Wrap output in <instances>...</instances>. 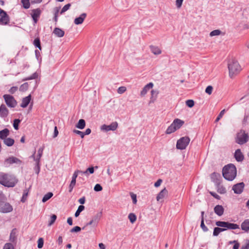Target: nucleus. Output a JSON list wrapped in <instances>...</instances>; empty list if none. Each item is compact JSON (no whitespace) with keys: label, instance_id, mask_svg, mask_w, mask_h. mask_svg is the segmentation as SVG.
Returning <instances> with one entry per match:
<instances>
[{"label":"nucleus","instance_id":"1","mask_svg":"<svg viewBox=\"0 0 249 249\" xmlns=\"http://www.w3.org/2000/svg\"><path fill=\"white\" fill-rule=\"evenodd\" d=\"M18 181V179L14 175L3 172L0 173V184L1 185L7 187H13Z\"/></svg>","mask_w":249,"mask_h":249},{"label":"nucleus","instance_id":"2","mask_svg":"<svg viewBox=\"0 0 249 249\" xmlns=\"http://www.w3.org/2000/svg\"><path fill=\"white\" fill-rule=\"evenodd\" d=\"M236 174V168L233 164L230 163L227 164L223 168V176L227 180H233L235 178Z\"/></svg>","mask_w":249,"mask_h":249},{"label":"nucleus","instance_id":"3","mask_svg":"<svg viewBox=\"0 0 249 249\" xmlns=\"http://www.w3.org/2000/svg\"><path fill=\"white\" fill-rule=\"evenodd\" d=\"M13 210V206L7 202L6 197L2 193H0V213H9Z\"/></svg>","mask_w":249,"mask_h":249},{"label":"nucleus","instance_id":"4","mask_svg":"<svg viewBox=\"0 0 249 249\" xmlns=\"http://www.w3.org/2000/svg\"><path fill=\"white\" fill-rule=\"evenodd\" d=\"M228 69L229 71V76L231 78H233L238 74L240 71L241 69L238 62L235 60H231L228 63Z\"/></svg>","mask_w":249,"mask_h":249},{"label":"nucleus","instance_id":"5","mask_svg":"<svg viewBox=\"0 0 249 249\" xmlns=\"http://www.w3.org/2000/svg\"><path fill=\"white\" fill-rule=\"evenodd\" d=\"M249 140V135L244 130H241L238 133L236 138L235 142L239 144H243L246 143Z\"/></svg>","mask_w":249,"mask_h":249},{"label":"nucleus","instance_id":"6","mask_svg":"<svg viewBox=\"0 0 249 249\" xmlns=\"http://www.w3.org/2000/svg\"><path fill=\"white\" fill-rule=\"evenodd\" d=\"M190 139L189 137L185 136L181 137L177 142V148L180 150L185 149L189 144Z\"/></svg>","mask_w":249,"mask_h":249},{"label":"nucleus","instance_id":"7","mask_svg":"<svg viewBox=\"0 0 249 249\" xmlns=\"http://www.w3.org/2000/svg\"><path fill=\"white\" fill-rule=\"evenodd\" d=\"M3 97L8 107H15L17 106V102L13 96L9 94H4Z\"/></svg>","mask_w":249,"mask_h":249},{"label":"nucleus","instance_id":"8","mask_svg":"<svg viewBox=\"0 0 249 249\" xmlns=\"http://www.w3.org/2000/svg\"><path fill=\"white\" fill-rule=\"evenodd\" d=\"M9 22V16L5 11L0 8V25H6Z\"/></svg>","mask_w":249,"mask_h":249},{"label":"nucleus","instance_id":"9","mask_svg":"<svg viewBox=\"0 0 249 249\" xmlns=\"http://www.w3.org/2000/svg\"><path fill=\"white\" fill-rule=\"evenodd\" d=\"M21 163V161L19 159L13 156H11L4 160V165L5 166L7 167L9 165L12 164L13 163L19 164Z\"/></svg>","mask_w":249,"mask_h":249},{"label":"nucleus","instance_id":"10","mask_svg":"<svg viewBox=\"0 0 249 249\" xmlns=\"http://www.w3.org/2000/svg\"><path fill=\"white\" fill-rule=\"evenodd\" d=\"M118 124L117 122H112L109 125L103 124L101 126L102 130L107 132L108 131H114L118 127Z\"/></svg>","mask_w":249,"mask_h":249},{"label":"nucleus","instance_id":"11","mask_svg":"<svg viewBox=\"0 0 249 249\" xmlns=\"http://www.w3.org/2000/svg\"><path fill=\"white\" fill-rule=\"evenodd\" d=\"M244 187L245 184L242 182L234 185L232 186V190L235 194H240L243 192Z\"/></svg>","mask_w":249,"mask_h":249},{"label":"nucleus","instance_id":"12","mask_svg":"<svg viewBox=\"0 0 249 249\" xmlns=\"http://www.w3.org/2000/svg\"><path fill=\"white\" fill-rule=\"evenodd\" d=\"M41 13V11L39 8H36L32 10L31 16L35 23L37 22L38 18L40 16Z\"/></svg>","mask_w":249,"mask_h":249},{"label":"nucleus","instance_id":"13","mask_svg":"<svg viewBox=\"0 0 249 249\" xmlns=\"http://www.w3.org/2000/svg\"><path fill=\"white\" fill-rule=\"evenodd\" d=\"M43 150L44 148L43 147H40L38 149L36 157H35V156L36 151H34V154L32 155L31 157L34 158V160L36 161V162H40V159L42 156Z\"/></svg>","mask_w":249,"mask_h":249},{"label":"nucleus","instance_id":"14","mask_svg":"<svg viewBox=\"0 0 249 249\" xmlns=\"http://www.w3.org/2000/svg\"><path fill=\"white\" fill-rule=\"evenodd\" d=\"M211 178L212 181L216 184H219L220 183L221 177L219 173L213 172L211 174Z\"/></svg>","mask_w":249,"mask_h":249},{"label":"nucleus","instance_id":"15","mask_svg":"<svg viewBox=\"0 0 249 249\" xmlns=\"http://www.w3.org/2000/svg\"><path fill=\"white\" fill-rule=\"evenodd\" d=\"M9 113V110L5 105L2 104L0 106V116L2 118L6 117Z\"/></svg>","mask_w":249,"mask_h":249},{"label":"nucleus","instance_id":"16","mask_svg":"<svg viewBox=\"0 0 249 249\" xmlns=\"http://www.w3.org/2000/svg\"><path fill=\"white\" fill-rule=\"evenodd\" d=\"M234 158L238 161H242L244 159V156L240 149L236 150L234 153Z\"/></svg>","mask_w":249,"mask_h":249},{"label":"nucleus","instance_id":"17","mask_svg":"<svg viewBox=\"0 0 249 249\" xmlns=\"http://www.w3.org/2000/svg\"><path fill=\"white\" fill-rule=\"evenodd\" d=\"M31 100V94L28 96L23 98L22 100L21 103L20 104V107L23 108L26 107L30 103Z\"/></svg>","mask_w":249,"mask_h":249},{"label":"nucleus","instance_id":"18","mask_svg":"<svg viewBox=\"0 0 249 249\" xmlns=\"http://www.w3.org/2000/svg\"><path fill=\"white\" fill-rule=\"evenodd\" d=\"M214 212L217 215L220 216L223 214L224 209L222 205H217L214 208Z\"/></svg>","mask_w":249,"mask_h":249},{"label":"nucleus","instance_id":"19","mask_svg":"<svg viewBox=\"0 0 249 249\" xmlns=\"http://www.w3.org/2000/svg\"><path fill=\"white\" fill-rule=\"evenodd\" d=\"M86 17L87 14L86 13H82L79 17L75 18L74 20V23L76 25L82 24L83 22Z\"/></svg>","mask_w":249,"mask_h":249},{"label":"nucleus","instance_id":"20","mask_svg":"<svg viewBox=\"0 0 249 249\" xmlns=\"http://www.w3.org/2000/svg\"><path fill=\"white\" fill-rule=\"evenodd\" d=\"M153 86V84L151 82L146 85L142 90L140 94L142 96H144L147 93L148 90L152 88Z\"/></svg>","mask_w":249,"mask_h":249},{"label":"nucleus","instance_id":"21","mask_svg":"<svg viewBox=\"0 0 249 249\" xmlns=\"http://www.w3.org/2000/svg\"><path fill=\"white\" fill-rule=\"evenodd\" d=\"M102 212H99L92 217L91 220L94 223V226H96L97 225V224L102 217Z\"/></svg>","mask_w":249,"mask_h":249},{"label":"nucleus","instance_id":"22","mask_svg":"<svg viewBox=\"0 0 249 249\" xmlns=\"http://www.w3.org/2000/svg\"><path fill=\"white\" fill-rule=\"evenodd\" d=\"M53 33L57 36L59 37H63L64 36L65 32L61 29L55 27L53 31Z\"/></svg>","mask_w":249,"mask_h":249},{"label":"nucleus","instance_id":"23","mask_svg":"<svg viewBox=\"0 0 249 249\" xmlns=\"http://www.w3.org/2000/svg\"><path fill=\"white\" fill-rule=\"evenodd\" d=\"M224 229H226V230H235L237 229H239V226L236 224L227 222Z\"/></svg>","mask_w":249,"mask_h":249},{"label":"nucleus","instance_id":"24","mask_svg":"<svg viewBox=\"0 0 249 249\" xmlns=\"http://www.w3.org/2000/svg\"><path fill=\"white\" fill-rule=\"evenodd\" d=\"M172 123L174 124V126H175L176 129H178L181 127V126L184 124V122L183 121L181 120L180 119H175Z\"/></svg>","mask_w":249,"mask_h":249},{"label":"nucleus","instance_id":"25","mask_svg":"<svg viewBox=\"0 0 249 249\" xmlns=\"http://www.w3.org/2000/svg\"><path fill=\"white\" fill-rule=\"evenodd\" d=\"M149 47L152 53L155 55H159L161 53V51L158 46L150 45Z\"/></svg>","mask_w":249,"mask_h":249},{"label":"nucleus","instance_id":"26","mask_svg":"<svg viewBox=\"0 0 249 249\" xmlns=\"http://www.w3.org/2000/svg\"><path fill=\"white\" fill-rule=\"evenodd\" d=\"M18 231L16 229H14L12 230L10 235V240L12 242H15L17 240Z\"/></svg>","mask_w":249,"mask_h":249},{"label":"nucleus","instance_id":"27","mask_svg":"<svg viewBox=\"0 0 249 249\" xmlns=\"http://www.w3.org/2000/svg\"><path fill=\"white\" fill-rule=\"evenodd\" d=\"M241 229L244 231H249V219H246L241 225Z\"/></svg>","mask_w":249,"mask_h":249},{"label":"nucleus","instance_id":"28","mask_svg":"<svg viewBox=\"0 0 249 249\" xmlns=\"http://www.w3.org/2000/svg\"><path fill=\"white\" fill-rule=\"evenodd\" d=\"M168 191L165 188H164L163 189H162L157 195V201H159L160 199H162L164 198L165 196L167 194Z\"/></svg>","mask_w":249,"mask_h":249},{"label":"nucleus","instance_id":"29","mask_svg":"<svg viewBox=\"0 0 249 249\" xmlns=\"http://www.w3.org/2000/svg\"><path fill=\"white\" fill-rule=\"evenodd\" d=\"M9 135V131L7 128L0 131V138L4 140Z\"/></svg>","mask_w":249,"mask_h":249},{"label":"nucleus","instance_id":"30","mask_svg":"<svg viewBox=\"0 0 249 249\" xmlns=\"http://www.w3.org/2000/svg\"><path fill=\"white\" fill-rule=\"evenodd\" d=\"M4 143L8 146H12L15 142L14 139L10 138H6L3 141Z\"/></svg>","mask_w":249,"mask_h":249},{"label":"nucleus","instance_id":"31","mask_svg":"<svg viewBox=\"0 0 249 249\" xmlns=\"http://www.w3.org/2000/svg\"><path fill=\"white\" fill-rule=\"evenodd\" d=\"M226 230V229L221 228L219 227H215L213 229V236H217L221 232L224 231Z\"/></svg>","mask_w":249,"mask_h":249},{"label":"nucleus","instance_id":"32","mask_svg":"<svg viewBox=\"0 0 249 249\" xmlns=\"http://www.w3.org/2000/svg\"><path fill=\"white\" fill-rule=\"evenodd\" d=\"M86 125V122L84 119H80L76 124V127L79 129H83Z\"/></svg>","mask_w":249,"mask_h":249},{"label":"nucleus","instance_id":"33","mask_svg":"<svg viewBox=\"0 0 249 249\" xmlns=\"http://www.w3.org/2000/svg\"><path fill=\"white\" fill-rule=\"evenodd\" d=\"M177 130V129H176L175 126H174V124L172 123L166 129L165 133L167 134H170L173 132H174Z\"/></svg>","mask_w":249,"mask_h":249},{"label":"nucleus","instance_id":"34","mask_svg":"<svg viewBox=\"0 0 249 249\" xmlns=\"http://www.w3.org/2000/svg\"><path fill=\"white\" fill-rule=\"evenodd\" d=\"M53 196V194L52 192H49L44 195L42 199V201L44 203L50 199Z\"/></svg>","mask_w":249,"mask_h":249},{"label":"nucleus","instance_id":"35","mask_svg":"<svg viewBox=\"0 0 249 249\" xmlns=\"http://www.w3.org/2000/svg\"><path fill=\"white\" fill-rule=\"evenodd\" d=\"M33 44L36 48H38L40 50H41L40 41L39 38L37 37L35 38Z\"/></svg>","mask_w":249,"mask_h":249},{"label":"nucleus","instance_id":"36","mask_svg":"<svg viewBox=\"0 0 249 249\" xmlns=\"http://www.w3.org/2000/svg\"><path fill=\"white\" fill-rule=\"evenodd\" d=\"M85 209V206L83 205H80L77 210H76V212L75 213L74 216L77 217L79 215L81 212H82Z\"/></svg>","mask_w":249,"mask_h":249},{"label":"nucleus","instance_id":"37","mask_svg":"<svg viewBox=\"0 0 249 249\" xmlns=\"http://www.w3.org/2000/svg\"><path fill=\"white\" fill-rule=\"evenodd\" d=\"M28 87H29L28 83L27 82L24 83L20 86V87L19 88V90L22 92L25 91L27 90Z\"/></svg>","mask_w":249,"mask_h":249},{"label":"nucleus","instance_id":"38","mask_svg":"<svg viewBox=\"0 0 249 249\" xmlns=\"http://www.w3.org/2000/svg\"><path fill=\"white\" fill-rule=\"evenodd\" d=\"M38 74L36 72H34L31 76L25 78L23 81L30 80L32 79H36L38 77Z\"/></svg>","mask_w":249,"mask_h":249},{"label":"nucleus","instance_id":"39","mask_svg":"<svg viewBox=\"0 0 249 249\" xmlns=\"http://www.w3.org/2000/svg\"><path fill=\"white\" fill-rule=\"evenodd\" d=\"M21 2L24 8L27 9L30 8V3L29 0H21Z\"/></svg>","mask_w":249,"mask_h":249},{"label":"nucleus","instance_id":"40","mask_svg":"<svg viewBox=\"0 0 249 249\" xmlns=\"http://www.w3.org/2000/svg\"><path fill=\"white\" fill-rule=\"evenodd\" d=\"M128 217L131 223H134L137 219L136 215L133 213H130Z\"/></svg>","mask_w":249,"mask_h":249},{"label":"nucleus","instance_id":"41","mask_svg":"<svg viewBox=\"0 0 249 249\" xmlns=\"http://www.w3.org/2000/svg\"><path fill=\"white\" fill-rule=\"evenodd\" d=\"M217 185V192L221 194H225L226 192V190L225 187H224L223 186H221L219 184Z\"/></svg>","mask_w":249,"mask_h":249},{"label":"nucleus","instance_id":"42","mask_svg":"<svg viewBox=\"0 0 249 249\" xmlns=\"http://www.w3.org/2000/svg\"><path fill=\"white\" fill-rule=\"evenodd\" d=\"M94 172L93 167H90L88 168L85 171H82L83 174H85L87 176L89 175V174H93Z\"/></svg>","mask_w":249,"mask_h":249},{"label":"nucleus","instance_id":"43","mask_svg":"<svg viewBox=\"0 0 249 249\" xmlns=\"http://www.w3.org/2000/svg\"><path fill=\"white\" fill-rule=\"evenodd\" d=\"M20 122V120L18 119H16L14 120L13 127L16 130L18 129V125Z\"/></svg>","mask_w":249,"mask_h":249},{"label":"nucleus","instance_id":"44","mask_svg":"<svg viewBox=\"0 0 249 249\" xmlns=\"http://www.w3.org/2000/svg\"><path fill=\"white\" fill-rule=\"evenodd\" d=\"M71 6V3H68L66 4L61 9V11L60 12V14H63L64 12L67 11L68 10H69Z\"/></svg>","mask_w":249,"mask_h":249},{"label":"nucleus","instance_id":"45","mask_svg":"<svg viewBox=\"0 0 249 249\" xmlns=\"http://www.w3.org/2000/svg\"><path fill=\"white\" fill-rule=\"evenodd\" d=\"M78 173H81L82 174H83L82 171L78 170H76L74 172V173H73V174L72 175V179L71 180H72L73 181H76V178H77Z\"/></svg>","mask_w":249,"mask_h":249},{"label":"nucleus","instance_id":"46","mask_svg":"<svg viewBox=\"0 0 249 249\" xmlns=\"http://www.w3.org/2000/svg\"><path fill=\"white\" fill-rule=\"evenodd\" d=\"M221 31L219 30H214L210 33V36H218L221 34Z\"/></svg>","mask_w":249,"mask_h":249},{"label":"nucleus","instance_id":"47","mask_svg":"<svg viewBox=\"0 0 249 249\" xmlns=\"http://www.w3.org/2000/svg\"><path fill=\"white\" fill-rule=\"evenodd\" d=\"M28 192L27 189L24 190L22 197L21 199V201H22V202H24L26 201V200L27 199V196H28Z\"/></svg>","mask_w":249,"mask_h":249},{"label":"nucleus","instance_id":"48","mask_svg":"<svg viewBox=\"0 0 249 249\" xmlns=\"http://www.w3.org/2000/svg\"><path fill=\"white\" fill-rule=\"evenodd\" d=\"M57 216L55 214H53L51 217V220L48 224L49 226L52 225L56 220Z\"/></svg>","mask_w":249,"mask_h":249},{"label":"nucleus","instance_id":"49","mask_svg":"<svg viewBox=\"0 0 249 249\" xmlns=\"http://www.w3.org/2000/svg\"><path fill=\"white\" fill-rule=\"evenodd\" d=\"M44 244V240L42 238H39L37 241V247L38 249H41Z\"/></svg>","mask_w":249,"mask_h":249},{"label":"nucleus","instance_id":"50","mask_svg":"<svg viewBox=\"0 0 249 249\" xmlns=\"http://www.w3.org/2000/svg\"><path fill=\"white\" fill-rule=\"evenodd\" d=\"M227 222L218 221L216 222L215 224L217 226L225 228Z\"/></svg>","mask_w":249,"mask_h":249},{"label":"nucleus","instance_id":"51","mask_svg":"<svg viewBox=\"0 0 249 249\" xmlns=\"http://www.w3.org/2000/svg\"><path fill=\"white\" fill-rule=\"evenodd\" d=\"M186 105L189 107H192L195 105V102L193 100H188L186 101Z\"/></svg>","mask_w":249,"mask_h":249},{"label":"nucleus","instance_id":"52","mask_svg":"<svg viewBox=\"0 0 249 249\" xmlns=\"http://www.w3.org/2000/svg\"><path fill=\"white\" fill-rule=\"evenodd\" d=\"M200 227L204 232L208 231V228L205 225L204 220H201Z\"/></svg>","mask_w":249,"mask_h":249},{"label":"nucleus","instance_id":"53","mask_svg":"<svg viewBox=\"0 0 249 249\" xmlns=\"http://www.w3.org/2000/svg\"><path fill=\"white\" fill-rule=\"evenodd\" d=\"M240 249H249V239L245 240V243L243 245Z\"/></svg>","mask_w":249,"mask_h":249},{"label":"nucleus","instance_id":"54","mask_svg":"<svg viewBox=\"0 0 249 249\" xmlns=\"http://www.w3.org/2000/svg\"><path fill=\"white\" fill-rule=\"evenodd\" d=\"M126 90V88L125 87L122 86L119 87L117 89V92L119 94H122L124 93Z\"/></svg>","mask_w":249,"mask_h":249},{"label":"nucleus","instance_id":"55","mask_svg":"<svg viewBox=\"0 0 249 249\" xmlns=\"http://www.w3.org/2000/svg\"><path fill=\"white\" fill-rule=\"evenodd\" d=\"M213 89V88L212 86H208L205 89V92L209 95H211L212 93Z\"/></svg>","mask_w":249,"mask_h":249},{"label":"nucleus","instance_id":"56","mask_svg":"<svg viewBox=\"0 0 249 249\" xmlns=\"http://www.w3.org/2000/svg\"><path fill=\"white\" fill-rule=\"evenodd\" d=\"M94 190L96 192H99L103 190V188L100 184H96L94 187Z\"/></svg>","mask_w":249,"mask_h":249},{"label":"nucleus","instance_id":"57","mask_svg":"<svg viewBox=\"0 0 249 249\" xmlns=\"http://www.w3.org/2000/svg\"><path fill=\"white\" fill-rule=\"evenodd\" d=\"M225 112V109H223L221 111L218 116L217 117L215 122H217L222 117L223 115L224 114Z\"/></svg>","mask_w":249,"mask_h":249},{"label":"nucleus","instance_id":"58","mask_svg":"<svg viewBox=\"0 0 249 249\" xmlns=\"http://www.w3.org/2000/svg\"><path fill=\"white\" fill-rule=\"evenodd\" d=\"M75 184H76V181H73V180H71V183L69 185V192H71L72 191L73 187L75 185Z\"/></svg>","mask_w":249,"mask_h":249},{"label":"nucleus","instance_id":"59","mask_svg":"<svg viewBox=\"0 0 249 249\" xmlns=\"http://www.w3.org/2000/svg\"><path fill=\"white\" fill-rule=\"evenodd\" d=\"M81 230V228L79 226H75L70 231L71 232H77Z\"/></svg>","mask_w":249,"mask_h":249},{"label":"nucleus","instance_id":"60","mask_svg":"<svg viewBox=\"0 0 249 249\" xmlns=\"http://www.w3.org/2000/svg\"><path fill=\"white\" fill-rule=\"evenodd\" d=\"M3 249H14V248L11 243H6L4 246Z\"/></svg>","mask_w":249,"mask_h":249},{"label":"nucleus","instance_id":"61","mask_svg":"<svg viewBox=\"0 0 249 249\" xmlns=\"http://www.w3.org/2000/svg\"><path fill=\"white\" fill-rule=\"evenodd\" d=\"M183 1V0H176V5L178 9H179L181 8V7L182 5Z\"/></svg>","mask_w":249,"mask_h":249},{"label":"nucleus","instance_id":"62","mask_svg":"<svg viewBox=\"0 0 249 249\" xmlns=\"http://www.w3.org/2000/svg\"><path fill=\"white\" fill-rule=\"evenodd\" d=\"M73 133L79 135L81 138H83L84 137V134H83V132L76 129H74L73 130Z\"/></svg>","mask_w":249,"mask_h":249},{"label":"nucleus","instance_id":"63","mask_svg":"<svg viewBox=\"0 0 249 249\" xmlns=\"http://www.w3.org/2000/svg\"><path fill=\"white\" fill-rule=\"evenodd\" d=\"M130 196H131V198L132 199L133 203L134 204H136L137 201L136 195H135L132 193H131Z\"/></svg>","mask_w":249,"mask_h":249},{"label":"nucleus","instance_id":"64","mask_svg":"<svg viewBox=\"0 0 249 249\" xmlns=\"http://www.w3.org/2000/svg\"><path fill=\"white\" fill-rule=\"evenodd\" d=\"M18 89V87H12L10 88V89L9 90V91L11 94H14L16 91H17Z\"/></svg>","mask_w":249,"mask_h":249}]
</instances>
